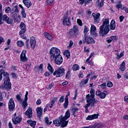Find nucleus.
I'll list each match as a JSON object with an SVG mask.
<instances>
[{"instance_id": "obj_1", "label": "nucleus", "mask_w": 128, "mask_h": 128, "mask_svg": "<svg viewBox=\"0 0 128 128\" xmlns=\"http://www.w3.org/2000/svg\"><path fill=\"white\" fill-rule=\"evenodd\" d=\"M2 74L4 76V83L0 86L2 90H10L12 88V83L10 82V77L8 73L4 72V70L1 69L0 70V82L2 80Z\"/></svg>"}, {"instance_id": "obj_2", "label": "nucleus", "mask_w": 128, "mask_h": 128, "mask_svg": "<svg viewBox=\"0 0 128 128\" xmlns=\"http://www.w3.org/2000/svg\"><path fill=\"white\" fill-rule=\"evenodd\" d=\"M110 18H106L102 20V24L100 26V36H105L110 32Z\"/></svg>"}, {"instance_id": "obj_3", "label": "nucleus", "mask_w": 128, "mask_h": 128, "mask_svg": "<svg viewBox=\"0 0 128 128\" xmlns=\"http://www.w3.org/2000/svg\"><path fill=\"white\" fill-rule=\"evenodd\" d=\"M90 95L88 94L86 96V102L88 104L84 106V108L86 109L88 108L89 106H94V104H96L98 102L96 100V98H94V89L92 88L90 90Z\"/></svg>"}, {"instance_id": "obj_4", "label": "nucleus", "mask_w": 128, "mask_h": 128, "mask_svg": "<svg viewBox=\"0 0 128 128\" xmlns=\"http://www.w3.org/2000/svg\"><path fill=\"white\" fill-rule=\"evenodd\" d=\"M53 124L56 126H61L62 128H64L68 126V120L64 121V119L62 118V116H61L58 119L53 120Z\"/></svg>"}, {"instance_id": "obj_5", "label": "nucleus", "mask_w": 128, "mask_h": 128, "mask_svg": "<svg viewBox=\"0 0 128 128\" xmlns=\"http://www.w3.org/2000/svg\"><path fill=\"white\" fill-rule=\"evenodd\" d=\"M50 60H54L57 56L60 55V50L56 48H52L50 51Z\"/></svg>"}, {"instance_id": "obj_6", "label": "nucleus", "mask_w": 128, "mask_h": 128, "mask_svg": "<svg viewBox=\"0 0 128 128\" xmlns=\"http://www.w3.org/2000/svg\"><path fill=\"white\" fill-rule=\"evenodd\" d=\"M78 34V28L76 26H74L70 30L68 36L70 38H76Z\"/></svg>"}, {"instance_id": "obj_7", "label": "nucleus", "mask_w": 128, "mask_h": 128, "mask_svg": "<svg viewBox=\"0 0 128 128\" xmlns=\"http://www.w3.org/2000/svg\"><path fill=\"white\" fill-rule=\"evenodd\" d=\"M83 44H96V40L92 37L88 36V35H84L82 38Z\"/></svg>"}, {"instance_id": "obj_8", "label": "nucleus", "mask_w": 128, "mask_h": 128, "mask_svg": "<svg viewBox=\"0 0 128 128\" xmlns=\"http://www.w3.org/2000/svg\"><path fill=\"white\" fill-rule=\"evenodd\" d=\"M66 70L62 67H60L57 70H55L54 72V76H56V78H60L62 76L64 75V72Z\"/></svg>"}, {"instance_id": "obj_9", "label": "nucleus", "mask_w": 128, "mask_h": 128, "mask_svg": "<svg viewBox=\"0 0 128 128\" xmlns=\"http://www.w3.org/2000/svg\"><path fill=\"white\" fill-rule=\"evenodd\" d=\"M107 91H104V92H102V91L98 90L96 92V94L98 96L100 97V98H105L106 96V94H108Z\"/></svg>"}, {"instance_id": "obj_10", "label": "nucleus", "mask_w": 128, "mask_h": 128, "mask_svg": "<svg viewBox=\"0 0 128 128\" xmlns=\"http://www.w3.org/2000/svg\"><path fill=\"white\" fill-rule=\"evenodd\" d=\"M8 108L10 112H12L14 110V107L16 105L14 104V98H11L8 102Z\"/></svg>"}, {"instance_id": "obj_11", "label": "nucleus", "mask_w": 128, "mask_h": 128, "mask_svg": "<svg viewBox=\"0 0 128 128\" xmlns=\"http://www.w3.org/2000/svg\"><path fill=\"white\" fill-rule=\"evenodd\" d=\"M96 28L95 27L94 25L91 24L90 34L94 38H96V36H98V33L96 32Z\"/></svg>"}, {"instance_id": "obj_12", "label": "nucleus", "mask_w": 128, "mask_h": 128, "mask_svg": "<svg viewBox=\"0 0 128 128\" xmlns=\"http://www.w3.org/2000/svg\"><path fill=\"white\" fill-rule=\"evenodd\" d=\"M54 60L55 64H58V66H60V64H62V62H64L62 56L60 54L54 58Z\"/></svg>"}, {"instance_id": "obj_13", "label": "nucleus", "mask_w": 128, "mask_h": 128, "mask_svg": "<svg viewBox=\"0 0 128 128\" xmlns=\"http://www.w3.org/2000/svg\"><path fill=\"white\" fill-rule=\"evenodd\" d=\"M26 50H23L20 56V60L22 62H26L28 60V58H26Z\"/></svg>"}, {"instance_id": "obj_14", "label": "nucleus", "mask_w": 128, "mask_h": 128, "mask_svg": "<svg viewBox=\"0 0 128 128\" xmlns=\"http://www.w3.org/2000/svg\"><path fill=\"white\" fill-rule=\"evenodd\" d=\"M2 20L4 22H6V24H12V19L8 18L6 14L2 16Z\"/></svg>"}, {"instance_id": "obj_15", "label": "nucleus", "mask_w": 128, "mask_h": 128, "mask_svg": "<svg viewBox=\"0 0 128 128\" xmlns=\"http://www.w3.org/2000/svg\"><path fill=\"white\" fill-rule=\"evenodd\" d=\"M22 116H17L16 118H12V121L14 124H20V122H22Z\"/></svg>"}, {"instance_id": "obj_16", "label": "nucleus", "mask_w": 128, "mask_h": 128, "mask_svg": "<svg viewBox=\"0 0 128 128\" xmlns=\"http://www.w3.org/2000/svg\"><path fill=\"white\" fill-rule=\"evenodd\" d=\"M30 44L32 50H34L36 48V41L34 37L32 36L30 38Z\"/></svg>"}, {"instance_id": "obj_17", "label": "nucleus", "mask_w": 128, "mask_h": 128, "mask_svg": "<svg viewBox=\"0 0 128 128\" xmlns=\"http://www.w3.org/2000/svg\"><path fill=\"white\" fill-rule=\"evenodd\" d=\"M20 28L21 30L20 32V34H24L26 30V24H24L23 22H22L20 24Z\"/></svg>"}, {"instance_id": "obj_18", "label": "nucleus", "mask_w": 128, "mask_h": 128, "mask_svg": "<svg viewBox=\"0 0 128 128\" xmlns=\"http://www.w3.org/2000/svg\"><path fill=\"white\" fill-rule=\"evenodd\" d=\"M92 16L94 18V22H100V13H97L96 14L93 13Z\"/></svg>"}, {"instance_id": "obj_19", "label": "nucleus", "mask_w": 128, "mask_h": 128, "mask_svg": "<svg viewBox=\"0 0 128 128\" xmlns=\"http://www.w3.org/2000/svg\"><path fill=\"white\" fill-rule=\"evenodd\" d=\"M98 118V115L94 114L92 115L88 116L86 120H96V118Z\"/></svg>"}, {"instance_id": "obj_20", "label": "nucleus", "mask_w": 128, "mask_h": 128, "mask_svg": "<svg viewBox=\"0 0 128 128\" xmlns=\"http://www.w3.org/2000/svg\"><path fill=\"white\" fill-rule=\"evenodd\" d=\"M25 115L28 116V118H32V108H28L26 112H25Z\"/></svg>"}, {"instance_id": "obj_21", "label": "nucleus", "mask_w": 128, "mask_h": 128, "mask_svg": "<svg viewBox=\"0 0 128 128\" xmlns=\"http://www.w3.org/2000/svg\"><path fill=\"white\" fill-rule=\"evenodd\" d=\"M62 116V118L64 120V122H66L68 118H70V110H68L65 114L64 116Z\"/></svg>"}, {"instance_id": "obj_22", "label": "nucleus", "mask_w": 128, "mask_h": 128, "mask_svg": "<svg viewBox=\"0 0 128 128\" xmlns=\"http://www.w3.org/2000/svg\"><path fill=\"white\" fill-rule=\"evenodd\" d=\"M22 2L28 8H30V6H32V2L30 0H23Z\"/></svg>"}, {"instance_id": "obj_23", "label": "nucleus", "mask_w": 128, "mask_h": 128, "mask_svg": "<svg viewBox=\"0 0 128 128\" xmlns=\"http://www.w3.org/2000/svg\"><path fill=\"white\" fill-rule=\"evenodd\" d=\"M63 24L64 26H70V18L66 17L63 20Z\"/></svg>"}, {"instance_id": "obj_24", "label": "nucleus", "mask_w": 128, "mask_h": 128, "mask_svg": "<svg viewBox=\"0 0 128 128\" xmlns=\"http://www.w3.org/2000/svg\"><path fill=\"white\" fill-rule=\"evenodd\" d=\"M36 110L38 116V118H40V116H42V107H38Z\"/></svg>"}, {"instance_id": "obj_25", "label": "nucleus", "mask_w": 128, "mask_h": 128, "mask_svg": "<svg viewBox=\"0 0 128 128\" xmlns=\"http://www.w3.org/2000/svg\"><path fill=\"white\" fill-rule=\"evenodd\" d=\"M88 82V78H86V80H82L80 83V86L82 88L84 86H86Z\"/></svg>"}, {"instance_id": "obj_26", "label": "nucleus", "mask_w": 128, "mask_h": 128, "mask_svg": "<svg viewBox=\"0 0 128 128\" xmlns=\"http://www.w3.org/2000/svg\"><path fill=\"white\" fill-rule=\"evenodd\" d=\"M44 36L47 40H52V36L48 32H44Z\"/></svg>"}, {"instance_id": "obj_27", "label": "nucleus", "mask_w": 128, "mask_h": 128, "mask_svg": "<svg viewBox=\"0 0 128 128\" xmlns=\"http://www.w3.org/2000/svg\"><path fill=\"white\" fill-rule=\"evenodd\" d=\"M2 4H0V24H4V21L2 20Z\"/></svg>"}, {"instance_id": "obj_28", "label": "nucleus", "mask_w": 128, "mask_h": 128, "mask_svg": "<svg viewBox=\"0 0 128 128\" xmlns=\"http://www.w3.org/2000/svg\"><path fill=\"white\" fill-rule=\"evenodd\" d=\"M116 8L118 9L120 8L121 10H124V6H122V2L120 1H118L117 2Z\"/></svg>"}, {"instance_id": "obj_29", "label": "nucleus", "mask_w": 128, "mask_h": 128, "mask_svg": "<svg viewBox=\"0 0 128 128\" xmlns=\"http://www.w3.org/2000/svg\"><path fill=\"white\" fill-rule=\"evenodd\" d=\"M27 122L29 124H30V126H32V128H36V122L32 121V120H28L27 121Z\"/></svg>"}, {"instance_id": "obj_30", "label": "nucleus", "mask_w": 128, "mask_h": 128, "mask_svg": "<svg viewBox=\"0 0 128 128\" xmlns=\"http://www.w3.org/2000/svg\"><path fill=\"white\" fill-rule=\"evenodd\" d=\"M78 110H80V109H78V108L74 107L72 108L71 112L72 115L74 116V118L76 116V112H78Z\"/></svg>"}, {"instance_id": "obj_31", "label": "nucleus", "mask_w": 128, "mask_h": 128, "mask_svg": "<svg viewBox=\"0 0 128 128\" xmlns=\"http://www.w3.org/2000/svg\"><path fill=\"white\" fill-rule=\"evenodd\" d=\"M104 0H98L96 2V4L98 6H100V8H102L104 4Z\"/></svg>"}, {"instance_id": "obj_32", "label": "nucleus", "mask_w": 128, "mask_h": 128, "mask_svg": "<svg viewBox=\"0 0 128 128\" xmlns=\"http://www.w3.org/2000/svg\"><path fill=\"white\" fill-rule=\"evenodd\" d=\"M126 62H122V64L120 65V70L121 72H124L126 70Z\"/></svg>"}, {"instance_id": "obj_33", "label": "nucleus", "mask_w": 128, "mask_h": 128, "mask_svg": "<svg viewBox=\"0 0 128 128\" xmlns=\"http://www.w3.org/2000/svg\"><path fill=\"white\" fill-rule=\"evenodd\" d=\"M110 28L114 30L116 28V21L114 20H112L110 22Z\"/></svg>"}, {"instance_id": "obj_34", "label": "nucleus", "mask_w": 128, "mask_h": 128, "mask_svg": "<svg viewBox=\"0 0 128 128\" xmlns=\"http://www.w3.org/2000/svg\"><path fill=\"white\" fill-rule=\"evenodd\" d=\"M58 100V98H54L52 100L49 104V106L50 108H52L54 104V103L56 102V100Z\"/></svg>"}, {"instance_id": "obj_35", "label": "nucleus", "mask_w": 128, "mask_h": 128, "mask_svg": "<svg viewBox=\"0 0 128 128\" xmlns=\"http://www.w3.org/2000/svg\"><path fill=\"white\" fill-rule=\"evenodd\" d=\"M44 120L45 122V124H48V126H50V124H52V122L48 120V117H45L44 118Z\"/></svg>"}, {"instance_id": "obj_36", "label": "nucleus", "mask_w": 128, "mask_h": 128, "mask_svg": "<svg viewBox=\"0 0 128 128\" xmlns=\"http://www.w3.org/2000/svg\"><path fill=\"white\" fill-rule=\"evenodd\" d=\"M48 70L50 72V74H52L54 72L52 66V65H50V63L48 64Z\"/></svg>"}, {"instance_id": "obj_37", "label": "nucleus", "mask_w": 128, "mask_h": 128, "mask_svg": "<svg viewBox=\"0 0 128 128\" xmlns=\"http://www.w3.org/2000/svg\"><path fill=\"white\" fill-rule=\"evenodd\" d=\"M24 42H22V40H18L17 42V46H19L20 48H22V46H24Z\"/></svg>"}, {"instance_id": "obj_38", "label": "nucleus", "mask_w": 128, "mask_h": 128, "mask_svg": "<svg viewBox=\"0 0 128 128\" xmlns=\"http://www.w3.org/2000/svg\"><path fill=\"white\" fill-rule=\"evenodd\" d=\"M22 94V93H20V94H17L16 96V100H18V102H22V96H20Z\"/></svg>"}, {"instance_id": "obj_39", "label": "nucleus", "mask_w": 128, "mask_h": 128, "mask_svg": "<svg viewBox=\"0 0 128 128\" xmlns=\"http://www.w3.org/2000/svg\"><path fill=\"white\" fill-rule=\"evenodd\" d=\"M72 70L74 71L78 70H80V66L77 64H75L72 66Z\"/></svg>"}, {"instance_id": "obj_40", "label": "nucleus", "mask_w": 128, "mask_h": 128, "mask_svg": "<svg viewBox=\"0 0 128 128\" xmlns=\"http://www.w3.org/2000/svg\"><path fill=\"white\" fill-rule=\"evenodd\" d=\"M22 106L24 108L28 106V100L24 99V100L22 101Z\"/></svg>"}, {"instance_id": "obj_41", "label": "nucleus", "mask_w": 128, "mask_h": 128, "mask_svg": "<svg viewBox=\"0 0 128 128\" xmlns=\"http://www.w3.org/2000/svg\"><path fill=\"white\" fill-rule=\"evenodd\" d=\"M100 88H102V90H104L106 88V83H103L99 86Z\"/></svg>"}, {"instance_id": "obj_42", "label": "nucleus", "mask_w": 128, "mask_h": 128, "mask_svg": "<svg viewBox=\"0 0 128 128\" xmlns=\"http://www.w3.org/2000/svg\"><path fill=\"white\" fill-rule=\"evenodd\" d=\"M88 30H90V29H88V28L86 27V26H84V36H86V34H88Z\"/></svg>"}, {"instance_id": "obj_43", "label": "nucleus", "mask_w": 128, "mask_h": 128, "mask_svg": "<svg viewBox=\"0 0 128 128\" xmlns=\"http://www.w3.org/2000/svg\"><path fill=\"white\" fill-rule=\"evenodd\" d=\"M21 14L24 18H26V10H22Z\"/></svg>"}, {"instance_id": "obj_44", "label": "nucleus", "mask_w": 128, "mask_h": 128, "mask_svg": "<svg viewBox=\"0 0 128 128\" xmlns=\"http://www.w3.org/2000/svg\"><path fill=\"white\" fill-rule=\"evenodd\" d=\"M70 78V70H68L66 75V78L68 80Z\"/></svg>"}, {"instance_id": "obj_45", "label": "nucleus", "mask_w": 128, "mask_h": 128, "mask_svg": "<svg viewBox=\"0 0 128 128\" xmlns=\"http://www.w3.org/2000/svg\"><path fill=\"white\" fill-rule=\"evenodd\" d=\"M28 42H30V39L27 40L26 42V48L27 50L30 49V44Z\"/></svg>"}, {"instance_id": "obj_46", "label": "nucleus", "mask_w": 128, "mask_h": 128, "mask_svg": "<svg viewBox=\"0 0 128 128\" xmlns=\"http://www.w3.org/2000/svg\"><path fill=\"white\" fill-rule=\"evenodd\" d=\"M12 10H14V12H15L16 14H18V6H14L12 8Z\"/></svg>"}, {"instance_id": "obj_47", "label": "nucleus", "mask_w": 128, "mask_h": 128, "mask_svg": "<svg viewBox=\"0 0 128 128\" xmlns=\"http://www.w3.org/2000/svg\"><path fill=\"white\" fill-rule=\"evenodd\" d=\"M12 12V9L10 7H6L5 8V12L7 14L10 12Z\"/></svg>"}, {"instance_id": "obj_48", "label": "nucleus", "mask_w": 128, "mask_h": 128, "mask_svg": "<svg viewBox=\"0 0 128 128\" xmlns=\"http://www.w3.org/2000/svg\"><path fill=\"white\" fill-rule=\"evenodd\" d=\"M66 56L68 58H69L70 56V50H67L66 51Z\"/></svg>"}, {"instance_id": "obj_49", "label": "nucleus", "mask_w": 128, "mask_h": 128, "mask_svg": "<svg viewBox=\"0 0 128 128\" xmlns=\"http://www.w3.org/2000/svg\"><path fill=\"white\" fill-rule=\"evenodd\" d=\"M24 33L20 34V32H19L20 36V37L22 38H23L24 40H26V36H24Z\"/></svg>"}, {"instance_id": "obj_50", "label": "nucleus", "mask_w": 128, "mask_h": 128, "mask_svg": "<svg viewBox=\"0 0 128 128\" xmlns=\"http://www.w3.org/2000/svg\"><path fill=\"white\" fill-rule=\"evenodd\" d=\"M74 45V42L72 40H70L69 42V46H68V48H72V46Z\"/></svg>"}, {"instance_id": "obj_51", "label": "nucleus", "mask_w": 128, "mask_h": 128, "mask_svg": "<svg viewBox=\"0 0 128 128\" xmlns=\"http://www.w3.org/2000/svg\"><path fill=\"white\" fill-rule=\"evenodd\" d=\"M68 106V101H64V108H66Z\"/></svg>"}, {"instance_id": "obj_52", "label": "nucleus", "mask_w": 128, "mask_h": 128, "mask_svg": "<svg viewBox=\"0 0 128 128\" xmlns=\"http://www.w3.org/2000/svg\"><path fill=\"white\" fill-rule=\"evenodd\" d=\"M113 84H112V82H108L107 83V86L108 88H112Z\"/></svg>"}, {"instance_id": "obj_53", "label": "nucleus", "mask_w": 128, "mask_h": 128, "mask_svg": "<svg viewBox=\"0 0 128 128\" xmlns=\"http://www.w3.org/2000/svg\"><path fill=\"white\" fill-rule=\"evenodd\" d=\"M54 86V82H52L50 83V84L49 85L48 90H52V86Z\"/></svg>"}, {"instance_id": "obj_54", "label": "nucleus", "mask_w": 128, "mask_h": 128, "mask_svg": "<svg viewBox=\"0 0 128 128\" xmlns=\"http://www.w3.org/2000/svg\"><path fill=\"white\" fill-rule=\"evenodd\" d=\"M54 0H47L46 6H50V4H52Z\"/></svg>"}, {"instance_id": "obj_55", "label": "nucleus", "mask_w": 128, "mask_h": 128, "mask_svg": "<svg viewBox=\"0 0 128 128\" xmlns=\"http://www.w3.org/2000/svg\"><path fill=\"white\" fill-rule=\"evenodd\" d=\"M18 13H16L14 12H12V16L13 18L14 19V18H16V16L18 15Z\"/></svg>"}, {"instance_id": "obj_56", "label": "nucleus", "mask_w": 128, "mask_h": 128, "mask_svg": "<svg viewBox=\"0 0 128 128\" xmlns=\"http://www.w3.org/2000/svg\"><path fill=\"white\" fill-rule=\"evenodd\" d=\"M14 20H20V16H19V14H18L16 16V17L14 18Z\"/></svg>"}, {"instance_id": "obj_57", "label": "nucleus", "mask_w": 128, "mask_h": 128, "mask_svg": "<svg viewBox=\"0 0 128 128\" xmlns=\"http://www.w3.org/2000/svg\"><path fill=\"white\" fill-rule=\"evenodd\" d=\"M94 52L91 53L89 58L86 60V62H88V60H90V58H92V56H94Z\"/></svg>"}, {"instance_id": "obj_58", "label": "nucleus", "mask_w": 128, "mask_h": 128, "mask_svg": "<svg viewBox=\"0 0 128 128\" xmlns=\"http://www.w3.org/2000/svg\"><path fill=\"white\" fill-rule=\"evenodd\" d=\"M84 4L86 5L88 4H90V2H92V0H84Z\"/></svg>"}, {"instance_id": "obj_59", "label": "nucleus", "mask_w": 128, "mask_h": 128, "mask_svg": "<svg viewBox=\"0 0 128 128\" xmlns=\"http://www.w3.org/2000/svg\"><path fill=\"white\" fill-rule=\"evenodd\" d=\"M64 96H62L60 100H59V102H64Z\"/></svg>"}, {"instance_id": "obj_60", "label": "nucleus", "mask_w": 128, "mask_h": 128, "mask_svg": "<svg viewBox=\"0 0 128 128\" xmlns=\"http://www.w3.org/2000/svg\"><path fill=\"white\" fill-rule=\"evenodd\" d=\"M77 22H78V24H79L80 26H82V20H80V19H78Z\"/></svg>"}, {"instance_id": "obj_61", "label": "nucleus", "mask_w": 128, "mask_h": 128, "mask_svg": "<svg viewBox=\"0 0 128 128\" xmlns=\"http://www.w3.org/2000/svg\"><path fill=\"white\" fill-rule=\"evenodd\" d=\"M38 70H42H42H44V68H43V64H41L40 66H38Z\"/></svg>"}, {"instance_id": "obj_62", "label": "nucleus", "mask_w": 128, "mask_h": 128, "mask_svg": "<svg viewBox=\"0 0 128 128\" xmlns=\"http://www.w3.org/2000/svg\"><path fill=\"white\" fill-rule=\"evenodd\" d=\"M122 119L124 120H128V115H124L122 116Z\"/></svg>"}, {"instance_id": "obj_63", "label": "nucleus", "mask_w": 128, "mask_h": 128, "mask_svg": "<svg viewBox=\"0 0 128 128\" xmlns=\"http://www.w3.org/2000/svg\"><path fill=\"white\" fill-rule=\"evenodd\" d=\"M98 126H98L96 128H104V126L102 124H98Z\"/></svg>"}, {"instance_id": "obj_64", "label": "nucleus", "mask_w": 128, "mask_h": 128, "mask_svg": "<svg viewBox=\"0 0 128 128\" xmlns=\"http://www.w3.org/2000/svg\"><path fill=\"white\" fill-rule=\"evenodd\" d=\"M124 100L125 102H128V96H126L124 98Z\"/></svg>"}]
</instances>
